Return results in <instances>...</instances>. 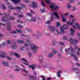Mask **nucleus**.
Here are the masks:
<instances>
[{"label": "nucleus", "mask_w": 80, "mask_h": 80, "mask_svg": "<svg viewBox=\"0 0 80 80\" xmlns=\"http://www.w3.org/2000/svg\"><path fill=\"white\" fill-rule=\"evenodd\" d=\"M48 28L51 32H54L56 31L58 34H62L65 33L64 29H68V26L65 24L63 25V27H61L60 32H59L57 30V27L50 26Z\"/></svg>", "instance_id": "f257e3e1"}, {"label": "nucleus", "mask_w": 80, "mask_h": 80, "mask_svg": "<svg viewBox=\"0 0 80 80\" xmlns=\"http://www.w3.org/2000/svg\"><path fill=\"white\" fill-rule=\"evenodd\" d=\"M30 40H27L26 41L27 43H29L28 44H24V46L25 47H28L30 45L31 47V50H33V53H36L37 52V49L38 48L37 46H36L34 44H31L30 43Z\"/></svg>", "instance_id": "f03ea898"}, {"label": "nucleus", "mask_w": 80, "mask_h": 80, "mask_svg": "<svg viewBox=\"0 0 80 80\" xmlns=\"http://www.w3.org/2000/svg\"><path fill=\"white\" fill-rule=\"evenodd\" d=\"M60 18L58 16V14L57 12H55L54 13H52L51 14V17L50 18V21H46V24L48 25L50 24L51 23V21H52L53 19H59Z\"/></svg>", "instance_id": "7ed1b4c3"}, {"label": "nucleus", "mask_w": 80, "mask_h": 80, "mask_svg": "<svg viewBox=\"0 0 80 80\" xmlns=\"http://www.w3.org/2000/svg\"><path fill=\"white\" fill-rule=\"evenodd\" d=\"M46 2L48 4H51V5L49 6V8H50L52 10H57L59 8L58 6L55 5L54 3H52L50 0H47L46 1Z\"/></svg>", "instance_id": "20e7f679"}, {"label": "nucleus", "mask_w": 80, "mask_h": 80, "mask_svg": "<svg viewBox=\"0 0 80 80\" xmlns=\"http://www.w3.org/2000/svg\"><path fill=\"white\" fill-rule=\"evenodd\" d=\"M14 19L13 17H12L10 16V15H8L6 17H3L2 20L3 22H6V21H9V20H12Z\"/></svg>", "instance_id": "39448f33"}, {"label": "nucleus", "mask_w": 80, "mask_h": 80, "mask_svg": "<svg viewBox=\"0 0 80 80\" xmlns=\"http://www.w3.org/2000/svg\"><path fill=\"white\" fill-rule=\"evenodd\" d=\"M65 51L67 53L69 54H71L72 52H74V50H73V49L72 46L70 47V49H69V48H68L67 49H66Z\"/></svg>", "instance_id": "423d86ee"}, {"label": "nucleus", "mask_w": 80, "mask_h": 80, "mask_svg": "<svg viewBox=\"0 0 80 80\" xmlns=\"http://www.w3.org/2000/svg\"><path fill=\"white\" fill-rule=\"evenodd\" d=\"M69 41L71 42V44L72 45H73L74 44H75V43H78V40L74 39L73 40L72 39V38L69 39Z\"/></svg>", "instance_id": "0eeeda50"}, {"label": "nucleus", "mask_w": 80, "mask_h": 80, "mask_svg": "<svg viewBox=\"0 0 80 80\" xmlns=\"http://www.w3.org/2000/svg\"><path fill=\"white\" fill-rule=\"evenodd\" d=\"M9 8L11 9V10H14V9H17V10H21L22 7H17L15 8H13L12 6H9L8 7Z\"/></svg>", "instance_id": "6e6552de"}, {"label": "nucleus", "mask_w": 80, "mask_h": 80, "mask_svg": "<svg viewBox=\"0 0 80 80\" xmlns=\"http://www.w3.org/2000/svg\"><path fill=\"white\" fill-rule=\"evenodd\" d=\"M75 25L76 26H77V27H76V26L75 25H72L73 27L74 28V29H77L78 28H79L80 30V26L79 25V24L78 23H76Z\"/></svg>", "instance_id": "1a4fd4ad"}, {"label": "nucleus", "mask_w": 80, "mask_h": 80, "mask_svg": "<svg viewBox=\"0 0 80 80\" xmlns=\"http://www.w3.org/2000/svg\"><path fill=\"white\" fill-rule=\"evenodd\" d=\"M22 62H23V63L24 64V65H26L28 66V62L27 60L25 59H22Z\"/></svg>", "instance_id": "9d476101"}, {"label": "nucleus", "mask_w": 80, "mask_h": 80, "mask_svg": "<svg viewBox=\"0 0 80 80\" xmlns=\"http://www.w3.org/2000/svg\"><path fill=\"white\" fill-rule=\"evenodd\" d=\"M30 6L32 8H36L37 7V4L35 2H33L32 5H30Z\"/></svg>", "instance_id": "9b49d317"}, {"label": "nucleus", "mask_w": 80, "mask_h": 80, "mask_svg": "<svg viewBox=\"0 0 80 80\" xmlns=\"http://www.w3.org/2000/svg\"><path fill=\"white\" fill-rule=\"evenodd\" d=\"M29 66L30 68H31L33 70H34V69L35 68V67H36V64H33L32 65H30Z\"/></svg>", "instance_id": "f8f14e48"}, {"label": "nucleus", "mask_w": 80, "mask_h": 80, "mask_svg": "<svg viewBox=\"0 0 80 80\" xmlns=\"http://www.w3.org/2000/svg\"><path fill=\"white\" fill-rule=\"evenodd\" d=\"M1 53L2 54H0V57H1L2 58H3L5 57V55L6 54L5 52L2 51L1 52Z\"/></svg>", "instance_id": "ddd939ff"}, {"label": "nucleus", "mask_w": 80, "mask_h": 80, "mask_svg": "<svg viewBox=\"0 0 80 80\" xmlns=\"http://www.w3.org/2000/svg\"><path fill=\"white\" fill-rule=\"evenodd\" d=\"M11 1L13 2V3H14L15 4H17V3H18L20 2V0H11Z\"/></svg>", "instance_id": "4468645a"}, {"label": "nucleus", "mask_w": 80, "mask_h": 80, "mask_svg": "<svg viewBox=\"0 0 80 80\" xmlns=\"http://www.w3.org/2000/svg\"><path fill=\"white\" fill-rule=\"evenodd\" d=\"M71 57H73L74 58V59L75 60H76V61H77L78 60V59L77 58V56H75L73 54H72L71 55Z\"/></svg>", "instance_id": "2eb2a0df"}, {"label": "nucleus", "mask_w": 80, "mask_h": 80, "mask_svg": "<svg viewBox=\"0 0 80 80\" xmlns=\"http://www.w3.org/2000/svg\"><path fill=\"white\" fill-rule=\"evenodd\" d=\"M29 78L31 80H36V77H33L31 76V75H29Z\"/></svg>", "instance_id": "dca6fc26"}, {"label": "nucleus", "mask_w": 80, "mask_h": 80, "mask_svg": "<svg viewBox=\"0 0 80 80\" xmlns=\"http://www.w3.org/2000/svg\"><path fill=\"white\" fill-rule=\"evenodd\" d=\"M62 18V21L63 22H67V19L65 18V17L62 15L61 16Z\"/></svg>", "instance_id": "f3484780"}, {"label": "nucleus", "mask_w": 80, "mask_h": 80, "mask_svg": "<svg viewBox=\"0 0 80 80\" xmlns=\"http://www.w3.org/2000/svg\"><path fill=\"white\" fill-rule=\"evenodd\" d=\"M70 31H71V32L70 33V34L71 35L73 36V33H74V30L71 28L70 29Z\"/></svg>", "instance_id": "a211bd4d"}, {"label": "nucleus", "mask_w": 80, "mask_h": 80, "mask_svg": "<svg viewBox=\"0 0 80 80\" xmlns=\"http://www.w3.org/2000/svg\"><path fill=\"white\" fill-rule=\"evenodd\" d=\"M62 72V71H58L57 73V75L58 77H60V76H61V75H60V73H61Z\"/></svg>", "instance_id": "6ab92c4d"}, {"label": "nucleus", "mask_w": 80, "mask_h": 80, "mask_svg": "<svg viewBox=\"0 0 80 80\" xmlns=\"http://www.w3.org/2000/svg\"><path fill=\"white\" fill-rule=\"evenodd\" d=\"M74 50H78V51L80 52V48H79L78 47H77L76 46H75L74 48Z\"/></svg>", "instance_id": "aec40b11"}, {"label": "nucleus", "mask_w": 80, "mask_h": 80, "mask_svg": "<svg viewBox=\"0 0 80 80\" xmlns=\"http://www.w3.org/2000/svg\"><path fill=\"white\" fill-rule=\"evenodd\" d=\"M38 59L39 62H42L43 61V59H42V56H39L38 57Z\"/></svg>", "instance_id": "412c9836"}, {"label": "nucleus", "mask_w": 80, "mask_h": 80, "mask_svg": "<svg viewBox=\"0 0 80 80\" xmlns=\"http://www.w3.org/2000/svg\"><path fill=\"white\" fill-rule=\"evenodd\" d=\"M2 63L3 64V65H4L5 66H8V62H7V63L2 62Z\"/></svg>", "instance_id": "4be33fe9"}, {"label": "nucleus", "mask_w": 80, "mask_h": 80, "mask_svg": "<svg viewBox=\"0 0 80 80\" xmlns=\"http://www.w3.org/2000/svg\"><path fill=\"white\" fill-rule=\"evenodd\" d=\"M67 25H73V23H72V22H67Z\"/></svg>", "instance_id": "5701e85b"}, {"label": "nucleus", "mask_w": 80, "mask_h": 80, "mask_svg": "<svg viewBox=\"0 0 80 80\" xmlns=\"http://www.w3.org/2000/svg\"><path fill=\"white\" fill-rule=\"evenodd\" d=\"M52 51L54 53H57L58 52L57 51L54 49H52Z\"/></svg>", "instance_id": "b1692460"}, {"label": "nucleus", "mask_w": 80, "mask_h": 80, "mask_svg": "<svg viewBox=\"0 0 80 80\" xmlns=\"http://www.w3.org/2000/svg\"><path fill=\"white\" fill-rule=\"evenodd\" d=\"M53 56V54L52 53H50L48 54V57L51 58V57H52Z\"/></svg>", "instance_id": "393cba45"}, {"label": "nucleus", "mask_w": 80, "mask_h": 80, "mask_svg": "<svg viewBox=\"0 0 80 80\" xmlns=\"http://www.w3.org/2000/svg\"><path fill=\"white\" fill-rule=\"evenodd\" d=\"M17 42L19 43H24V42L23 41H21L20 40H18Z\"/></svg>", "instance_id": "a878e982"}, {"label": "nucleus", "mask_w": 80, "mask_h": 80, "mask_svg": "<svg viewBox=\"0 0 80 80\" xmlns=\"http://www.w3.org/2000/svg\"><path fill=\"white\" fill-rule=\"evenodd\" d=\"M35 20H36V19L35 18H33L31 19V20H30L29 21V22H32V21L34 22L35 21Z\"/></svg>", "instance_id": "bb28decb"}, {"label": "nucleus", "mask_w": 80, "mask_h": 80, "mask_svg": "<svg viewBox=\"0 0 80 80\" xmlns=\"http://www.w3.org/2000/svg\"><path fill=\"white\" fill-rule=\"evenodd\" d=\"M11 48H13V49H15V48H17V46H16V45H12L11 46Z\"/></svg>", "instance_id": "cd10ccee"}, {"label": "nucleus", "mask_w": 80, "mask_h": 80, "mask_svg": "<svg viewBox=\"0 0 80 80\" xmlns=\"http://www.w3.org/2000/svg\"><path fill=\"white\" fill-rule=\"evenodd\" d=\"M72 23H73V24H74V22H75L76 21V19H75L73 18L72 19Z\"/></svg>", "instance_id": "c85d7f7f"}, {"label": "nucleus", "mask_w": 80, "mask_h": 80, "mask_svg": "<svg viewBox=\"0 0 80 80\" xmlns=\"http://www.w3.org/2000/svg\"><path fill=\"white\" fill-rule=\"evenodd\" d=\"M67 7L68 8H71V5L70 3H68L67 5Z\"/></svg>", "instance_id": "c756f323"}, {"label": "nucleus", "mask_w": 80, "mask_h": 80, "mask_svg": "<svg viewBox=\"0 0 80 80\" xmlns=\"http://www.w3.org/2000/svg\"><path fill=\"white\" fill-rule=\"evenodd\" d=\"M42 2H41V5L42 7H45V3L43 2H42L43 1V0H41Z\"/></svg>", "instance_id": "7c9ffc66"}, {"label": "nucleus", "mask_w": 80, "mask_h": 80, "mask_svg": "<svg viewBox=\"0 0 80 80\" xmlns=\"http://www.w3.org/2000/svg\"><path fill=\"white\" fill-rule=\"evenodd\" d=\"M14 55H15L17 57H18V58H19L20 57V56H19V55L17 53H14Z\"/></svg>", "instance_id": "2f4dec72"}, {"label": "nucleus", "mask_w": 80, "mask_h": 80, "mask_svg": "<svg viewBox=\"0 0 80 80\" xmlns=\"http://www.w3.org/2000/svg\"><path fill=\"white\" fill-rule=\"evenodd\" d=\"M22 70L23 71V72H25L26 73H28V71H27L25 69H22Z\"/></svg>", "instance_id": "473e14b6"}, {"label": "nucleus", "mask_w": 80, "mask_h": 80, "mask_svg": "<svg viewBox=\"0 0 80 80\" xmlns=\"http://www.w3.org/2000/svg\"><path fill=\"white\" fill-rule=\"evenodd\" d=\"M7 29L8 30H11V29H12V27L11 26H9L8 27Z\"/></svg>", "instance_id": "72a5a7b5"}, {"label": "nucleus", "mask_w": 80, "mask_h": 80, "mask_svg": "<svg viewBox=\"0 0 80 80\" xmlns=\"http://www.w3.org/2000/svg\"><path fill=\"white\" fill-rule=\"evenodd\" d=\"M40 10L41 12H42V13H43V12H44L45 11V9H41Z\"/></svg>", "instance_id": "f704fd0d"}, {"label": "nucleus", "mask_w": 80, "mask_h": 80, "mask_svg": "<svg viewBox=\"0 0 80 80\" xmlns=\"http://www.w3.org/2000/svg\"><path fill=\"white\" fill-rule=\"evenodd\" d=\"M6 45V43H5V42H2V47H5Z\"/></svg>", "instance_id": "c9c22d12"}, {"label": "nucleus", "mask_w": 80, "mask_h": 80, "mask_svg": "<svg viewBox=\"0 0 80 80\" xmlns=\"http://www.w3.org/2000/svg\"><path fill=\"white\" fill-rule=\"evenodd\" d=\"M60 25V23L59 22H58L57 23V27H59Z\"/></svg>", "instance_id": "e433bc0d"}, {"label": "nucleus", "mask_w": 80, "mask_h": 80, "mask_svg": "<svg viewBox=\"0 0 80 80\" xmlns=\"http://www.w3.org/2000/svg\"><path fill=\"white\" fill-rule=\"evenodd\" d=\"M72 69L74 70V71H78V69L77 68H72Z\"/></svg>", "instance_id": "4c0bfd02"}, {"label": "nucleus", "mask_w": 80, "mask_h": 80, "mask_svg": "<svg viewBox=\"0 0 80 80\" xmlns=\"http://www.w3.org/2000/svg\"><path fill=\"white\" fill-rule=\"evenodd\" d=\"M6 58L8 59V60H12V58L9 56H6Z\"/></svg>", "instance_id": "58836bf2"}, {"label": "nucleus", "mask_w": 80, "mask_h": 80, "mask_svg": "<svg viewBox=\"0 0 80 80\" xmlns=\"http://www.w3.org/2000/svg\"><path fill=\"white\" fill-rule=\"evenodd\" d=\"M76 9V8H75V6H73L72 7V11L73 12V11H75V9Z\"/></svg>", "instance_id": "ea45409f"}, {"label": "nucleus", "mask_w": 80, "mask_h": 80, "mask_svg": "<svg viewBox=\"0 0 80 80\" xmlns=\"http://www.w3.org/2000/svg\"><path fill=\"white\" fill-rule=\"evenodd\" d=\"M2 9H3V10H5V9H6V7L5 6V5H3V4H2Z\"/></svg>", "instance_id": "a19ab883"}, {"label": "nucleus", "mask_w": 80, "mask_h": 80, "mask_svg": "<svg viewBox=\"0 0 80 80\" xmlns=\"http://www.w3.org/2000/svg\"><path fill=\"white\" fill-rule=\"evenodd\" d=\"M27 15L28 16H29V17H32V14L30 13H28Z\"/></svg>", "instance_id": "79ce46f5"}, {"label": "nucleus", "mask_w": 80, "mask_h": 80, "mask_svg": "<svg viewBox=\"0 0 80 80\" xmlns=\"http://www.w3.org/2000/svg\"><path fill=\"white\" fill-rule=\"evenodd\" d=\"M23 15H19L18 16V18H21V17H23Z\"/></svg>", "instance_id": "37998d69"}, {"label": "nucleus", "mask_w": 80, "mask_h": 80, "mask_svg": "<svg viewBox=\"0 0 80 80\" xmlns=\"http://www.w3.org/2000/svg\"><path fill=\"white\" fill-rule=\"evenodd\" d=\"M17 31L18 33H22V31L19 30H17Z\"/></svg>", "instance_id": "c03bdc74"}, {"label": "nucleus", "mask_w": 80, "mask_h": 80, "mask_svg": "<svg viewBox=\"0 0 80 80\" xmlns=\"http://www.w3.org/2000/svg\"><path fill=\"white\" fill-rule=\"evenodd\" d=\"M15 71H16V72H18V71H20V70L18 68H16L15 69Z\"/></svg>", "instance_id": "a18cd8bd"}, {"label": "nucleus", "mask_w": 80, "mask_h": 80, "mask_svg": "<svg viewBox=\"0 0 80 80\" xmlns=\"http://www.w3.org/2000/svg\"><path fill=\"white\" fill-rule=\"evenodd\" d=\"M59 44H60V45H63V43L62 42H59Z\"/></svg>", "instance_id": "49530a36"}, {"label": "nucleus", "mask_w": 80, "mask_h": 80, "mask_svg": "<svg viewBox=\"0 0 80 80\" xmlns=\"http://www.w3.org/2000/svg\"><path fill=\"white\" fill-rule=\"evenodd\" d=\"M64 40H67V38L66 36H64L63 38Z\"/></svg>", "instance_id": "de8ad7c7"}, {"label": "nucleus", "mask_w": 80, "mask_h": 80, "mask_svg": "<svg viewBox=\"0 0 80 80\" xmlns=\"http://www.w3.org/2000/svg\"><path fill=\"white\" fill-rule=\"evenodd\" d=\"M11 33H16V32L15 31H11Z\"/></svg>", "instance_id": "09e8293b"}, {"label": "nucleus", "mask_w": 80, "mask_h": 80, "mask_svg": "<svg viewBox=\"0 0 80 80\" xmlns=\"http://www.w3.org/2000/svg\"><path fill=\"white\" fill-rule=\"evenodd\" d=\"M7 42L8 44H10V42L9 40H8L7 41Z\"/></svg>", "instance_id": "8fccbe9b"}, {"label": "nucleus", "mask_w": 80, "mask_h": 80, "mask_svg": "<svg viewBox=\"0 0 80 80\" xmlns=\"http://www.w3.org/2000/svg\"><path fill=\"white\" fill-rule=\"evenodd\" d=\"M68 15V12H67L65 14H64V15H65V16H67V15Z\"/></svg>", "instance_id": "3c124183"}, {"label": "nucleus", "mask_w": 80, "mask_h": 80, "mask_svg": "<svg viewBox=\"0 0 80 80\" xmlns=\"http://www.w3.org/2000/svg\"><path fill=\"white\" fill-rule=\"evenodd\" d=\"M18 27L19 28H22V27H23V26H22V25H19L18 26Z\"/></svg>", "instance_id": "603ef678"}, {"label": "nucleus", "mask_w": 80, "mask_h": 80, "mask_svg": "<svg viewBox=\"0 0 80 80\" xmlns=\"http://www.w3.org/2000/svg\"><path fill=\"white\" fill-rule=\"evenodd\" d=\"M74 1V0H69V2L71 3H72V2H73Z\"/></svg>", "instance_id": "864d4df0"}, {"label": "nucleus", "mask_w": 80, "mask_h": 80, "mask_svg": "<svg viewBox=\"0 0 80 80\" xmlns=\"http://www.w3.org/2000/svg\"><path fill=\"white\" fill-rule=\"evenodd\" d=\"M70 17L71 18H73V17H74V16L73 15H70Z\"/></svg>", "instance_id": "5fc2aeb1"}, {"label": "nucleus", "mask_w": 80, "mask_h": 80, "mask_svg": "<svg viewBox=\"0 0 80 80\" xmlns=\"http://www.w3.org/2000/svg\"><path fill=\"white\" fill-rule=\"evenodd\" d=\"M28 55L29 57H31L32 54L29 53L28 54Z\"/></svg>", "instance_id": "6e6d98bb"}, {"label": "nucleus", "mask_w": 80, "mask_h": 80, "mask_svg": "<svg viewBox=\"0 0 80 80\" xmlns=\"http://www.w3.org/2000/svg\"><path fill=\"white\" fill-rule=\"evenodd\" d=\"M0 25H3V26H5V25L4 24H2V23H0Z\"/></svg>", "instance_id": "4d7b16f0"}, {"label": "nucleus", "mask_w": 80, "mask_h": 80, "mask_svg": "<svg viewBox=\"0 0 80 80\" xmlns=\"http://www.w3.org/2000/svg\"><path fill=\"white\" fill-rule=\"evenodd\" d=\"M24 48V47H21V50H23Z\"/></svg>", "instance_id": "13d9d810"}, {"label": "nucleus", "mask_w": 80, "mask_h": 80, "mask_svg": "<svg viewBox=\"0 0 80 80\" xmlns=\"http://www.w3.org/2000/svg\"><path fill=\"white\" fill-rule=\"evenodd\" d=\"M76 54L78 55H80V53L78 52H77Z\"/></svg>", "instance_id": "bf43d9fd"}, {"label": "nucleus", "mask_w": 80, "mask_h": 80, "mask_svg": "<svg viewBox=\"0 0 80 80\" xmlns=\"http://www.w3.org/2000/svg\"><path fill=\"white\" fill-rule=\"evenodd\" d=\"M33 74H34V75H37V73L36 72H34Z\"/></svg>", "instance_id": "052dcab7"}, {"label": "nucleus", "mask_w": 80, "mask_h": 80, "mask_svg": "<svg viewBox=\"0 0 80 80\" xmlns=\"http://www.w3.org/2000/svg\"><path fill=\"white\" fill-rule=\"evenodd\" d=\"M30 12L32 13H34V12H33V11L32 10H30Z\"/></svg>", "instance_id": "680f3d73"}, {"label": "nucleus", "mask_w": 80, "mask_h": 80, "mask_svg": "<svg viewBox=\"0 0 80 80\" xmlns=\"http://www.w3.org/2000/svg\"><path fill=\"white\" fill-rule=\"evenodd\" d=\"M47 80H51V78H47Z\"/></svg>", "instance_id": "e2e57ef3"}, {"label": "nucleus", "mask_w": 80, "mask_h": 80, "mask_svg": "<svg viewBox=\"0 0 80 80\" xmlns=\"http://www.w3.org/2000/svg\"><path fill=\"white\" fill-rule=\"evenodd\" d=\"M21 7H25V5L22 4L21 5Z\"/></svg>", "instance_id": "0e129e2a"}, {"label": "nucleus", "mask_w": 80, "mask_h": 80, "mask_svg": "<svg viewBox=\"0 0 80 80\" xmlns=\"http://www.w3.org/2000/svg\"><path fill=\"white\" fill-rule=\"evenodd\" d=\"M25 2H26V3H28V1L27 0H26V1H25Z\"/></svg>", "instance_id": "69168bd1"}, {"label": "nucleus", "mask_w": 80, "mask_h": 80, "mask_svg": "<svg viewBox=\"0 0 80 80\" xmlns=\"http://www.w3.org/2000/svg\"><path fill=\"white\" fill-rule=\"evenodd\" d=\"M20 22V20H17V23H18Z\"/></svg>", "instance_id": "338daca9"}, {"label": "nucleus", "mask_w": 80, "mask_h": 80, "mask_svg": "<svg viewBox=\"0 0 80 80\" xmlns=\"http://www.w3.org/2000/svg\"><path fill=\"white\" fill-rule=\"evenodd\" d=\"M27 30L28 32H29V31H30V30L29 29H27Z\"/></svg>", "instance_id": "774afa93"}]
</instances>
